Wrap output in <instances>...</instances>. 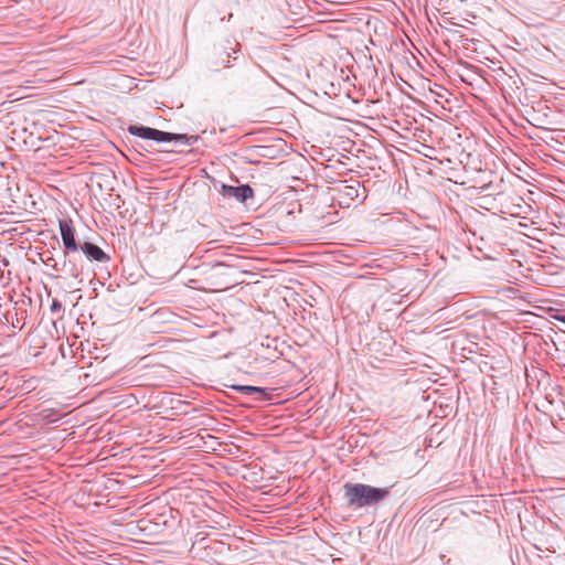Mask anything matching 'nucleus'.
I'll return each mask as SVG.
<instances>
[{"label":"nucleus","instance_id":"6e6552de","mask_svg":"<svg viewBox=\"0 0 565 565\" xmlns=\"http://www.w3.org/2000/svg\"><path fill=\"white\" fill-rule=\"evenodd\" d=\"M233 388L239 393H243L245 395H252L255 393L262 394L266 396L265 390L258 386H250V385H234Z\"/></svg>","mask_w":565,"mask_h":565},{"label":"nucleus","instance_id":"0eeeda50","mask_svg":"<svg viewBox=\"0 0 565 565\" xmlns=\"http://www.w3.org/2000/svg\"><path fill=\"white\" fill-rule=\"evenodd\" d=\"M339 191L343 195L348 196L351 200L359 199L360 195H361V193H360L361 186H360L359 182H356L355 185H347V184H344Z\"/></svg>","mask_w":565,"mask_h":565},{"label":"nucleus","instance_id":"f03ea898","mask_svg":"<svg viewBox=\"0 0 565 565\" xmlns=\"http://www.w3.org/2000/svg\"><path fill=\"white\" fill-rule=\"evenodd\" d=\"M127 131L132 135L140 137L142 139L154 140L158 142H170L175 141L182 145L192 146L198 141V136H188L183 134H172L161 131L151 127H146L141 125H130L127 128Z\"/></svg>","mask_w":565,"mask_h":565},{"label":"nucleus","instance_id":"39448f33","mask_svg":"<svg viewBox=\"0 0 565 565\" xmlns=\"http://www.w3.org/2000/svg\"><path fill=\"white\" fill-rule=\"evenodd\" d=\"M60 233L65 249L76 252L78 245L75 239V231L72 224L67 221H60Z\"/></svg>","mask_w":565,"mask_h":565},{"label":"nucleus","instance_id":"1a4fd4ad","mask_svg":"<svg viewBox=\"0 0 565 565\" xmlns=\"http://www.w3.org/2000/svg\"><path fill=\"white\" fill-rule=\"evenodd\" d=\"M62 310V305L60 301L57 300H53L52 305H51V311L52 312H60Z\"/></svg>","mask_w":565,"mask_h":565},{"label":"nucleus","instance_id":"f257e3e1","mask_svg":"<svg viewBox=\"0 0 565 565\" xmlns=\"http://www.w3.org/2000/svg\"><path fill=\"white\" fill-rule=\"evenodd\" d=\"M388 490L363 483H345L344 498L350 507L363 508L379 503L388 495Z\"/></svg>","mask_w":565,"mask_h":565},{"label":"nucleus","instance_id":"7ed1b4c3","mask_svg":"<svg viewBox=\"0 0 565 565\" xmlns=\"http://www.w3.org/2000/svg\"><path fill=\"white\" fill-rule=\"evenodd\" d=\"M221 194L227 198H235L238 202H245L253 196V189L248 184L233 186L222 184Z\"/></svg>","mask_w":565,"mask_h":565},{"label":"nucleus","instance_id":"20e7f679","mask_svg":"<svg viewBox=\"0 0 565 565\" xmlns=\"http://www.w3.org/2000/svg\"><path fill=\"white\" fill-rule=\"evenodd\" d=\"M239 46L241 44L235 39H227L224 43L216 46L217 57L225 67L231 66L230 61L225 60V57H232L233 54H237Z\"/></svg>","mask_w":565,"mask_h":565},{"label":"nucleus","instance_id":"423d86ee","mask_svg":"<svg viewBox=\"0 0 565 565\" xmlns=\"http://www.w3.org/2000/svg\"><path fill=\"white\" fill-rule=\"evenodd\" d=\"M81 249L89 260H96L99 263H106L109 260V256L100 247L90 242H85L81 245Z\"/></svg>","mask_w":565,"mask_h":565},{"label":"nucleus","instance_id":"9d476101","mask_svg":"<svg viewBox=\"0 0 565 565\" xmlns=\"http://www.w3.org/2000/svg\"><path fill=\"white\" fill-rule=\"evenodd\" d=\"M554 318L561 322H564L565 323V315H557V316H554Z\"/></svg>","mask_w":565,"mask_h":565},{"label":"nucleus","instance_id":"9b49d317","mask_svg":"<svg viewBox=\"0 0 565 565\" xmlns=\"http://www.w3.org/2000/svg\"><path fill=\"white\" fill-rule=\"evenodd\" d=\"M71 274L72 276L77 277V273L74 269H72Z\"/></svg>","mask_w":565,"mask_h":565}]
</instances>
